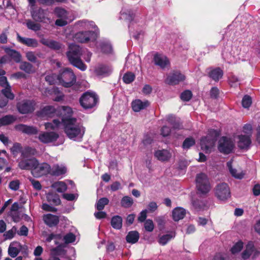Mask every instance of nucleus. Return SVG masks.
Wrapping results in <instances>:
<instances>
[{"label":"nucleus","instance_id":"62","mask_svg":"<svg viewBox=\"0 0 260 260\" xmlns=\"http://www.w3.org/2000/svg\"><path fill=\"white\" fill-rule=\"evenodd\" d=\"M192 96L191 92L189 90H186L182 92L180 95L182 100L184 101H188Z\"/></svg>","mask_w":260,"mask_h":260},{"label":"nucleus","instance_id":"46","mask_svg":"<svg viewBox=\"0 0 260 260\" xmlns=\"http://www.w3.org/2000/svg\"><path fill=\"white\" fill-rule=\"evenodd\" d=\"M15 118L11 115H7L0 119V126L9 124L13 122Z\"/></svg>","mask_w":260,"mask_h":260},{"label":"nucleus","instance_id":"42","mask_svg":"<svg viewBox=\"0 0 260 260\" xmlns=\"http://www.w3.org/2000/svg\"><path fill=\"white\" fill-rule=\"evenodd\" d=\"M139 233L136 231L130 232L126 236V241L128 243H135L138 241Z\"/></svg>","mask_w":260,"mask_h":260},{"label":"nucleus","instance_id":"21","mask_svg":"<svg viewBox=\"0 0 260 260\" xmlns=\"http://www.w3.org/2000/svg\"><path fill=\"white\" fill-rule=\"evenodd\" d=\"M150 103L148 101H142L139 99L134 100L131 103L132 109L136 112H138L143 109H145L148 107Z\"/></svg>","mask_w":260,"mask_h":260},{"label":"nucleus","instance_id":"5","mask_svg":"<svg viewBox=\"0 0 260 260\" xmlns=\"http://www.w3.org/2000/svg\"><path fill=\"white\" fill-rule=\"evenodd\" d=\"M18 167L21 170H30L34 169L37 165L38 160L33 157H30L25 153H22L20 157L18 159Z\"/></svg>","mask_w":260,"mask_h":260},{"label":"nucleus","instance_id":"41","mask_svg":"<svg viewBox=\"0 0 260 260\" xmlns=\"http://www.w3.org/2000/svg\"><path fill=\"white\" fill-rule=\"evenodd\" d=\"M112 226L115 229H120L122 227V219L119 216H115L112 217L111 221Z\"/></svg>","mask_w":260,"mask_h":260},{"label":"nucleus","instance_id":"35","mask_svg":"<svg viewBox=\"0 0 260 260\" xmlns=\"http://www.w3.org/2000/svg\"><path fill=\"white\" fill-rule=\"evenodd\" d=\"M95 72L99 75L107 76L112 73V69L110 66L101 65L96 69Z\"/></svg>","mask_w":260,"mask_h":260},{"label":"nucleus","instance_id":"59","mask_svg":"<svg viewBox=\"0 0 260 260\" xmlns=\"http://www.w3.org/2000/svg\"><path fill=\"white\" fill-rule=\"evenodd\" d=\"M167 121L169 123L173 125V128L174 129H179L182 126L179 122L173 124L174 121H176V118L173 115L169 116L167 118Z\"/></svg>","mask_w":260,"mask_h":260},{"label":"nucleus","instance_id":"54","mask_svg":"<svg viewBox=\"0 0 260 260\" xmlns=\"http://www.w3.org/2000/svg\"><path fill=\"white\" fill-rule=\"evenodd\" d=\"M56 16L59 18H68V12L64 9L61 8H56L55 10Z\"/></svg>","mask_w":260,"mask_h":260},{"label":"nucleus","instance_id":"60","mask_svg":"<svg viewBox=\"0 0 260 260\" xmlns=\"http://www.w3.org/2000/svg\"><path fill=\"white\" fill-rule=\"evenodd\" d=\"M243 247V243L241 241L237 242L233 247L231 248V252L233 254L239 252L241 250Z\"/></svg>","mask_w":260,"mask_h":260},{"label":"nucleus","instance_id":"18","mask_svg":"<svg viewBox=\"0 0 260 260\" xmlns=\"http://www.w3.org/2000/svg\"><path fill=\"white\" fill-rule=\"evenodd\" d=\"M153 61L154 64L162 69L168 67L170 64L169 59L164 55L156 53L154 55Z\"/></svg>","mask_w":260,"mask_h":260},{"label":"nucleus","instance_id":"37","mask_svg":"<svg viewBox=\"0 0 260 260\" xmlns=\"http://www.w3.org/2000/svg\"><path fill=\"white\" fill-rule=\"evenodd\" d=\"M5 51L8 56L11 57L16 62H18L20 61L21 55L17 51L9 48H5Z\"/></svg>","mask_w":260,"mask_h":260},{"label":"nucleus","instance_id":"10","mask_svg":"<svg viewBox=\"0 0 260 260\" xmlns=\"http://www.w3.org/2000/svg\"><path fill=\"white\" fill-rule=\"evenodd\" d=\"M95 32L93 30L80 31L74 35L76 41L81 43H86L92 39H94Z\"/></svg>","mask_w":260,"mask_h":260},{"label":"nucleus","instance_id":"44","mask_svg":"<svg viewBox=\"0 0 260 260\" xmlns=\"http://www.w3.org/2000/svg\"><path fill=\"white\" fill-rule=\"evenodd\" d=\"M19 68L21 70H23L28 74H30L35 72L32 66L27 62L25 61L22 62L20 64Z\"/></svg>","mask_w":260,"mask_h":260},{"label":"nucleus","instance_id":"55","mask_svg":"<svg viewBox=\"0 0 260 260\" xmlns=\"http://www.w3.org/2000/svg\"><path fill=\"white\" fill-rule=\"evenodd\" d=\"M26 25L29 29L34 31L39 30L41 28V25L39 24L36 23L30 20H28L26 22Z\"/></svg>","mask_w":260,"mask_h":260},{"label":"nucleus","instance_id":"23","mask_svg":"<svg viewBox=\"0 0 260 260\" xmlns=\"http://www.w3.org/2000/svg\"><path fill=\"white\" fill-rule=\"evenodd\" d=\"M67 172V168L63 164H55L51 167V175L55 176H60L64 175Z\"/></svg>","mask_w":260,"mask_h":260},{"label":"nucleus","instance_id":"48","mask_svg":"<svg viewBox=\"0 0 260 260\" xmlns=\"http://www.w3.org/2000/svg\"><path fill=\"white\" fill-rule=\"evenodd\" d=\"M252 104V99L248 95H245L242 100V107L245 109H248Z\"/></svg>","mask_w":260,"mask_h":260},{"label":"nucleus","instance_id":"40","mask_svg":"<svg viewBox=\"0 0 260 260\" xmlns=\"http://www.w3.org/2000/svg\"><path fill=\"white\" fill-rule=\"evenodd\" d=\"M31 16L35 20L43 21L45 18V11L41 9L37 11H34L31 12Z\"/></svg>","mask_w":260,"mask_h":260},{"label":"nucleus","instance_id":"28","mask_svg":"<svg viewBox=\"0 0 260 260\" xmlns=\"http://www.w3.org/2000/svg\"><path fill=\"white\" fill-rule=\"evenodd\" d=\"M43 219L44 222L49 226H54L59 222L58 217L51 214L44 215Z\"/></svg>","mask_w":260,"mask_h":260},{"label":"nucleus","instance_id":"31","mask_svg":"<svg viewBox=\"0 0 260 260\" xmlns=\"http://www.w3.org/2000/svg\"><path fill=\"white\" fill-rule=\"evenodd\" d=\"M175 237V232H171L165 235L158 236V242L161 245H166L170 240Z\"/></svg>","mask_w":260,"mask_h":260},{"label":"nucleus","instance_id":"56","mask_svg":"<svg viewBox=\"0 0 260 260\" xmlns=\"http://www.w3.org/2000/svg\"><path fill=\"white\" fill-rule=\"evenodd\" d=\"M57 79V76L54 74L48 75L45 77L46 81L48 82L50 84H53L58 82V80Z\"/></svg>","mask_w":260,"mask_h":260},{"label":"nucleus","instance_id":"63","mask_svg":"<svg viewBox=\"0 0 260 260\" xmlns=\"http://www.w3.org/2000/svg\"><path fill=\"white\" fill-rule=\"evenodd\" d=\"M192 206L194 210L200 211L203 207V203L199 200H196L192 202Z\"/></svg>","mask_w":260,"mask_h":260},{"label":"nucleus","instance_id":"53","mask_svg":"<svg viewBox=\"0 0 260 260\" xmlns=\"http://www.w3.org/2000/svg\"><path fill=\"white\" fill-rule=\"evenodd\" d=\"M135 78V76L133 73L128 72L124 75L123 80L125 83L129 84L134 80Z\"/></svg>","mask_w":260,"mask_h":260},{"label":"nucleus","instance_id":"50","mask_svg":"<svg viewBox=\"0 0 260 260\" xmlns=\"http://www.w3.org/2000/svg\"><path fill=\"white\" fill-rule=\"evenodd\" d=\"M76 240V236L73 233H70L66 235H63V244H69L74 242Z\"/></svg>","mask_w":260,"mask_h":260},{"label":"nucleus","instance_id":"15","mask_svg":"<svg viewBox=\"0 0 260 260\" xmlns=\"http://www.w3.org/2000/svg\"><path fill=\"white\" fill-rule=\"evenodd\" d=\"M35 104L30 101H24L20 102L17 105V108L20 113L26 114L34 111Z\"/></svg>","mask_w":260,"mask_h":260},{"label":"nucleus","instance_id":"32","mask_svg":"<svg viewBox=\"0 0 260 260\" xmlns=\"http://www.w3.org/2000/svg\"><path fill=\"white\" fill-rule=\"evenodd\" d=\"M185 214V210L181 207H177L172 211L173 219L176 221L183 219Z\"/></svg>","mask_w":260,"mask_h":260},{"label":"nucleus","instance_id":"8","mask_svg":"<svg viewBox=\"0 0 260 260\" xmlns=\"http://www.w3.org/2000/svg\"><path fill=\"white\" fill-rule=\"evenodd\" d=\"M31 174L36 177H40L47 174L51 175V166L46 162L40 164L38 161L37 165L34 166L31 171Z\"/></svg>","mask_w":260,"mask_h":260},{"label":"nucleus","instance_id":"51","mask_svg":"<svg viewBox=\"0 0 260 260\" xmlns=\"http://www.w3.org/2000/svg\"><path fill=\"white\" fill-rule=\"evenodd\" d=\"M18 209V205L17 203H14L11 209V211L10 212V215L12 216V217L14 221L15 222H18L19 220V217H14V214L17 213L18 212L17 210Z\"/></svg>","mask_w":260,"mask_h":260},{"label":"nucleus","instance_id":"12","mask_svg":"<svg viewBox=\"0 0 260 260\" xmlns=\"http://www.w3.org/2000/svg\"><path fill=\"white\" fill-rule=\"evenodd\" d=\"M227 167L231 175L237 179H242L244 173L236 162L231 160L227 162Z\"/></svg>","mask_w":260,"mask_h":260},{"label":"nucleus","instance_id":"47","mask_svg":"<svg viewBox=\"0 0 260 260\" xmlns=\"http://www.w3.org/2000/svg\"><path fill=\"white\" fill-rule=\"evenodd\" d=\"M133 204V199L128 196L124 197L121 201V206L125 208H129L131 207Z\"/></svg>","mask_w":260,"mask_h":260},{"label":"nucleus","instance_id":"3","mask_svg":"<svg viewBox=\"0 0 260 260\" xmlns=\"http://www.w3.org/2000/svg\"><path fill=\"white\" fill-rule=\"evenodd\" d=\"M67 56L70 62L80 70L84 71L87 69L86 66L81 59V48L75 44L69 45V50L67 53Z\"/></svg>","mask_w":260,"mask_h":260},{"label":"nucleus","instance_id":"30","mask_svg":"<svg viewBox=\"0 0 260 260\" xmlns=\"http://www.w3.org/2000/svg\"><path fill=\"white\" fill-rule=\"evenodd\" d=\"M154 156L159 160L166 161L171 157V155L167 150L162 149L155 151Z\"/></svg>","mask_w":260,"mask_h":260},{"label":"nucleus","instance_id":"58","mask_svg":"<svg viewBox=\"0 0 260 260\" xmlns=\"http://www.w3.org/2000/svg\"><path fill=\"white\" fill-rule=\"evenodd\" d=\"M20 184V181L18 180H12L9 183V188L12 190L16 191L19 189Z\"/></svg>","mask_w":260,"mask_h":260},{"label":"nucleus","instance_id":"7","mask_svg":"<svg viewBox=\"0 0 260 260\" xmlns=\"http://www.w3.org/2000/svg\"><path fill=\"white\" fill-rule=\"evenodd\" d=\"M97 100L96 95L94 93L87 92L81 96L80 103L84 108L89 109L96 105Z\"/></svg>","mask_w":260,"mask_h":260},{"label":"nucleus","instance_id":"49","mask_svg":"<svg viewBox=\"0 0 260 260\" xmlns=\"http://www.w3.org/2000/svg\"><path fill=\"white\" fill-rule=\"evenodd\" d=\"M109 203V200L106 198H103L100 199L96 205V209L100 211L104 208L105 205H107Z\"/></svg>","mask_w":260,"mask_h":260},{"label":"nucleus","instance_id":"6","mask_svg":"<svg viewBox=\"0 0 260 260\" xmlns=\"http://www.w3.org/2000/svg\"><path fill=\"white\" fill-rule=\"evenodd\" d=\"M196 185L198 190L201 193L208 192L211 188L208 178L204 173L197 175L196 177Z\"/></svg>","mask_w":260,"mask_h":260},{"label":"nucleus","instance_id":"14","mask_svg":"<svg viewBox=\"0 0 260 260\" xmlns=\"http://www.w3.org/2000/svg\"><path fill=\"white\" fill-rule=\"evenodd\" d=\"M234 141L237 143L238 147L242 149L248 148L251 142L249 136L243 134L235 135Z\"/></svg>","mask_w":260,"mask_h":260},{"label":"nucleus","instance_id":"22","mask_svg":"<svg viewBox=\"0 0 260 260\" xmlns=\"http://www.w3.org/2000/svg\"><path fill=\"white\" fill-rule=\"evenodd\" d=\"M44 94L48 96H52L54 101L59 102L63 100V94L57 88L53 87L52 89L46 88L44 91Z\"/></svg>","mask_w":260,"mask_h":260},{"label":"nucleus","instance_id":"25","mask_svg":"<svg viewBox=\"0 0 260 260\" xmlns=\"http://www.w3.org/2000/svg\"><path fill=\"white\" fill-rule=\"evenodd\" d=\"M22 249L21 245L18 242H12L8 248V254L12 257H15Z\"/></svg>","mask_w":260,"mask_h":260},{"label":"nucleus","instance_id":"29","mask_svg":"<svg viewBox=\"0 0 260 260\" xmlns=\"http://www.w3.org/2000/svg\"><path fill=\"white\" fill-rule=\"evenodd\" d=\"M63 234L62 233L60 234H52L48 236L46 239L47 242H50L52 240H54V242L59 247L63 245Z\"/></svg>","mask_w":260,"mask_h":260},{"label":"nucleus","instance_id":"36","mask_svg":"<svg viewBox=\"0 0 260 260\" xmlns=\"http://www.w3.org/2000/svg\"><path fill=\"white\" fill-rule=\"evenodd\" d=\"M98 46L103 53L109 54L112 52V48L111 44L108 41L100 42Z\"/></svg>","mask_w":260,"mask_h":260},{"label":"nucleus","instance_id":"52","mask_svg":"<svg viewBox=\"0 0 260 260\" xmlns=\"http://www.w3.org/2000/svg\"><path fill=\"white\" fill-rule=\"evenodd\" d=\"M2 93L7 99L12 100L14 98V94L11 92L10 85L6 87L5 89L2 90Z\"/></svg>","mask_w":260,"mask_h":260},{"label":"nucleus","instance_id":"33","mask_svg":"<svg viewBox=\"0 0 260 260\" xmlns=\"http://www.w3.org/2000/svg\"><path fill=\"white\" fill-rule=\"evenodd\" d=\"M135 17L134 13L129 9L123 8L120 12V18L129 22L132 21Z\"/></svg>","mask_w":260,"mask_h":260},{"label":"nucleus","instance_id":"11","mask_svg":"<svg viewBox=\"0 0 260 260\" xmlns=\"http://www.w3.org/2000/svg\"><path fill=\"white\" fill-rule=\"evenodd\" d=\"M215 194L217 198L221 201L226 200L230 198L231 192L228 184L225 183L219 184L216 187Z\"/></svg>","mask_w":260,"mask_h":260},{"label":"nucleus","instance_id":"13","mask_svg":"<svg viewBox=\"0 0 260 260\" xmlns=\"http://www.w3.org/2000/svg\"><path fill=\"white\" fill-rule=\"evenodd\" d=\"M58 137V134L55 132H42L39 134L38 138L41 142L48 144L56 141Z\"/></svg>","mask_w":260,"mask_h":260},{"label":"nucleus","instance_id":"26","mask_svg":"<svg viewBox=\"0 0 260 260\" xmlns=\"http://www.w3.org/2000/svg\"><path fill=\"white\" fill-rule=\"evenodd\" d=\"M17 38L19 42L28 47L36 48L39 45L38 41L34 39L21 37L18 34L17 35Z\"/></svg>","mask_w":260,"mask_h":260},{"label":"nucleus","instance_id":"61","mask_svg":"<svg viewBox=\"0 0 260 260\" xmlns=\"http://www.w3.org/2000/svg\"><path fill=\"white\" fill-rule=\"evenodd\" d=\"M81 55L83 56V58L87 62H89L92 56V53L87 49H84L83 50L81 49Z\"/></svg>","mask_w":260,"mask_h":260},{"label":"nucleus","instance_id":"45","mask_svg":"<svg viewBox=\"0 0 260 260\" xmlns=\"http://www.w3.org/2000/svg\"><path fill=\"white\" fill-rule=\"evenodd\" d=\"M252 243H249L246 247L245 250L243 251L242 254V258L244 259L248 258L250 255H252Z\"/></svg>","mask_w":260,"mask_h":260},{"label":"nucleus","instance_id":"16","mask_svg":"<svg viewBox=\"0 0 260 260\" xmlns=\"http://www.w3.org/2000/svg\"><path fill=\"white\" fill-rule=\"evenodd\" d=\"M216 139L215 137L208 136L201 140V146L202 150L208 152L214 145Z\"/></svg>","mask_w":260,"mask_h":260},{"label":"nucleus","instance_id":"39","mask_svg":"<svg viewBox=\"0 0 260 260\" xmlns=\"http://www.w3.org/2000/svg\"><path fill=\"white\" fill-rule=\"evenodd\" d=\"M52 187L58 192H63L67 189V184L63 181H57L52 185Z\"/></svg>","mask_w":260,"mask_h":260},{"label":"nucleus","instance_id":"34","mask_svg":"<svg viewBox=\"0 0 260 260\" xmlns=\"http://www.w3.org/2000/svg\"><path fill=\"white\" fill-rule=\"evenodd\" d=\"M240 53V49L236 47H234L232 48L231 53H228L227 52H225L223 54V56L225 59H227L228 61L231 62L233 61V58H236L239 55Z\"/></svg>","mask_w":260,"mask_h":260},{"label":"nucleus","instance_id":"57","mask_svg":"<svg viewBox=\"0 0 260 260\" xmlns=\"http://www.w3.org/2000/svg\"><path fill=\"white\" fill-rule=\"evenodd\" d=\"M195 144L194 140L192 138H186L183 143V148L184 149H188Z\"/></svg>","mask_w":260,"mask_h":260},{"label":"nucleus","instance_id":"24","mask_svg":"<svg viewBox=\"0 0 260 260\" xmlns=\"http://www.w3.org/2000/svg\"><path fill=\"white\" fill-rule=\"evenodd\" d=\"M15 127L17 131L26 134L27 135L36 134L38 132V129L34 126H28L22 124L17 125Z\"/></svg>","mask_w":260,"mask_h":260},{"label":"nucleus","instance_id":"43","mask_svg":"<svg viewBox=\"0 0 260 260\" xmlns=\"http://www.w3.org/2000/svg\"><path fill=\"white\" fill-rule=\"evenodd\" d=\"M47 201L51 204L54 205H58L60 204V200L57 195H54L52 193H49L47 194Z\"/></svg>","mask_w":260,"mask_h":260},{"label":"nucleus","instance_id":"20","mask_svg":"<svg viewBox=\"0 0 260 260\" xmlns=\"http://www.w3.org/2000/svg\"><path fill=\"white\" fill-rule=\"evenodd\" d=\"M75 26L79 29L86 30H93L95 32L96 31V26L93 21L86 20L78 21L75 23Z\"/></svg>","mask_w":260,"mask_h":260},{"label":"nucleus","instance_id":"38","mask_svg":"<svg viewBox=\"0 0 260 260\" xmlns=\"http://www.w3.org/2000/svg\"><path fill=\"white\" fill-rule=\"evenodd\" d=\"M210 77L215 81H218L223 76V72L219 68L211 70L209 73Z\"/></svg>","mask_w":260,"mask_h":260},{"label":"nucleus","instance_id":"9","mask_svg":"<svg viewBox=\"0 0 260 260\" xmlns=\"http://www.w3.org/2000/svg\"><path fill=\"white\" fill-rule=\"evenodd\" d=\"M234 146V141L230 138L222 137L219 141L218 149L221 152L230 153L233 149Z\"/></svg>","mask_w":260,"mask_h":260},{"label":"nucleus","instance_id":"17","mask_svg":"<svg viewBox=\"0 0 260 260\" xmlns=\"http://www.w3.org/2000/svg\"><path fill=\"white\" fill-rule=\"evenodd\" d=\"M185 76L179 72L171 73L166 79V82L171 85H176L185 80Z\"/></svg>","mask_w":260,"mask_h":260},{"label":"nucleus","instance_id":"19","mask_svg":"<svg viewBox=\"0 0 260 260\" xmlns=\"http://www.w3.org/2000/svg\"><path fill=\"white\" fill-rule=\"evenodd\" d=\"M38 115L39 117H51L55 115H58V109L56 110L53 106H47L45 107L41 111L38 112Z\"/></svg>","mask_w":260,"mask_h":260},{"label":"nucleus","instance_id":"64","mask_svg":"<svg viewBox=\"0 0 260 260\" xmlns=\"http://www.w3.org/2000/svg\"><path fill=\"white\" fill-rule=\"evenodd\" d=\"M21 149V146L19 143H15L11 148V151L13 155H16Z\"/></svg>","mask_w":260,"mask_h":260},{"label":"nucleus","instance_id":"2","mask_svg":"<svg viewBox=\"0 0 260 260\" xmlns=\"http://www.w3.org/2000/svg\"><path fill=\"white\" fill-rule=\"evenodd\" d=\"M58 114L61 117V122L59 120L54 119L52 122H47L45 123V127L46 129H56L58 128L62 124L69 122L71 120H76L72 117L73 111L69 107L62 106L58 108Z\"/></svg>","mask_w":260,"mask_h":260},{"label":"nucleus","instance_id":"1","mask_svg":"<svg viewBox=\"0 0 260 260\" xmlns=\"http://www.w3.org/2000/svg\"><path fill=\"white\" fill-rule=\"evenodd\" d=\"M68 137L74 141H80L85 133V128L77 123L76 119L71 120L69 122L62 124Z\"/></svg>","mask_w":260,"mask_h":260},{"label":"nucleus","instance_id":"4","mask_svg":"<svg viewBox=\"0 0 260 260\" xmlns=\"http://www.w3.org/2000/svg\"><path fill=\"white\" fill-rule=\"evenodd\" d=\"M58 83L66 87L72 86L76 81V77L72 70L65 69L57 76Z\"/></svg>","mask_w":260,"mask_h":260},{"label":"nucleus","instance_id":"27","mask_svg":"<svg viewBox=\"0 0 260 260\" xmlns=\"http://www.w3.org/2000/svg\"><path fill=\"white\" fill-rule=\"evenodd\" d=\"M140 61L139 57L134 54H129L126 59L124 68L127 69H133Z\"/></svg>","mask_w":260,"mask_h":260}]
</instances>
